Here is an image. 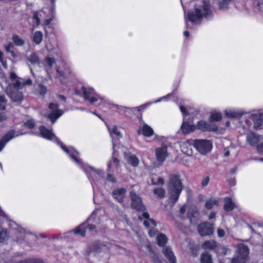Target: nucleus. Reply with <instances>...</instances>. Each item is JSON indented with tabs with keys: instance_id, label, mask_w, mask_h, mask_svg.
<instances>
[{
	"instance_id": "09e8293b",
	"label": "nucleus",
	"mask_w": 263,
	"mask_h": 263,
	"mask_svg": "<svg viewBox=\"0 0 263 263\" xmlns=\"http://www.w3.org/2000/svg\"><path fill=\"white\" fill-rule=\"evenodd\" d=\"M45 62L49 67H51L54 64L55 61L53 58L47 57L45 59Z\"/></svg>"
},
{
	"instance_id": "79ce46f5",
	"label": "nucleus",
	"mask_w": 263,
	"mask_h": 263,
	"mask_svg": "<svg viewBox=\"0 0 263 263\" xmlns=\"http://www.w3.org/2000/svg\"><path fill=\"white\" fill-rule=\"evenodd\" d=\"M57 78L62 81V79L65 78L67 74L70 73V70L69 69H65V71H63L59 68H57ZM62 83V82H61Z\"/></svg>"
},
{
	"instance_id": "c03bdc74",
	"label": "nucleus",
	"mask_w": 263,
	"mask_h": 263,
	"mask_svg": "<svg viewBox=\"0 0 263 263\" xmlns=\"http://www.w3.org/2000/svg\"><path fill=\"white\" fill-rule=\"evenodd\" d=\"M153 193L155 195H157L158 198H163L165 195V191L162 187L155 189L153 190Z\"/></svg>"
},
{
	"instance_id": "864d4df0",
	"label": "nucleus",
	"mask_w": 263,
	"mask_h": 263,
	"mask_svg": "<svg viewBox=\"0 0 263 263\" xmlns=\"http://www.w3.org/2000/svg\"><path fill=\"white\" fill-rule=\"evenodd\" d=\"M217 234H218V236L219 237V238H222L225 235V232L222 229H218L217 230Z\"/></svg>"
},
{
	"instance_id": "5701e85b",
	"label": "nucleus",
	"mask_w": 263,
	"mask_h": 263,
	"mask_svg": "<svg viewBox=\"0 0 263 263\" xmlns=\"http://www.w3.org/2000/svg\"><path fill=\"white\" fill-rule=\"evenodd\" d=\"M138 134L139 135L142 134L145 137H150L154 134V132L151 126L143 123L139 127Z\"/></svg>"
},
{
	"instance_id": "3c124183",
	"label": "nucleus",
	"mask_w": 263,
	"mask_h": 263,
	"mask_svg": "<svg viewBox=\"0 0 263 263\" xmlns=\"http://www.w3.org/2000/svg\"><path fill=\"white\" fill-rule=\"evenodd\" d=\"M164 183V181L163 178L161 177H159L157 179V181H155L154 179H152V184H163Z\"/></svg>"
},
{
	"instance_id": "c9c22d12",
	"label": "nucleus",
	"mask_w": 263,
	"mask_h": 263,
	"mask_svg": "<svg viewBox=\"0 0 263 263\" xmlns=\"http://www.w3.org/2000/svg\"><path fill=\"white\" fill-rule=\"evenodd\" d=\"M230 251V250L225 247L222 246L218 243L217 247L215 250V253H216L218 256H224L227 254L228 252Z\"/></svg>"
},
{
	"instance_id": "f257e3e1",
	"label": "nucleus",
	"mask_w": 263,
	"mask_h": 263,
	"mask_svg": "<svg viewBox=\"0 0 263 263\" xmlns=\"http://www.w3.org/2000/svg\"><path fill=\"white\" fill-rule=\"evenodd\" d=\"M32 81L30 79L23 80L13 72L10 73L9 79L6 80L2 87L11 99L16 102L21 103L23 99L22 93L18 90L26 85H30Z\"/></svg>"
},
{
	"instance_id": "72a5a7b5",
	"label": "nucleus",
	"mask_w": 263,
	"mask_h": 263,
	"mask_svg": "<svg viewBox=\"0 0 263 263\" xmlns=\"http://www.w3.org/2000/svg\"><path fill=\"white\" fill-rule=\"evenodd\" d=\"M125 159L128 164L133 167H136L139 164V159L135 155H127L125 156Z\"/></svg>"
},
{
	"instance_id": "49530a36",
	"label": "nucleus",
	"mask_w": 263,
	"mask_h": 263,
	"mask_svg": "<svg viewBox=\"0 0 263 263\" xmlns=\"http://www.w3.org/2000/svg\"><path fill=\"white\" fill-rule=\"evenodd\" d=\"M210 180V178L209 176L204 177L201 180V186L202 187H204L206 186L209 183Z\"/></svg>"
},
{
	"instance_id": "052dcab7",
	"label": "nucleus",
	"mask_w": 263,
	"mask_h": 263,
	"mask_svg": "<svg viewBox=\"0 0 263 263\" xmlns=\"http://www.w3.org/2000/svg\"><path fill=\"white\" fill-rule=\"evenodd\" d=\"M216 217V214L215 212H211L210 214V215H209V219L210 220H212L213 219H214Z\"/></svg>"
},
{
	"instance_id": "de8ad7c7",
	"label": "nucleus",
	"mask_w": 263,
	"mask_h": 263,
	"mask_svg": "<svg viewBox=\"0 0 263 263\" xmlns=\"http://www.w3.org/2000/svg\"><path fill=\"white\" fill-rule=\"evenodd\" d=\"M38 87H39V92L41 95H44L47 92V89L46 86H45L42 84H40V85H39Z\"/></svg>"
},
{
	"instance_id": "4d7b16f0",
	"label": "nucleus",
	"mask_w": 263,
	"mask_h": 263,
	"mask_svg": "<svg viewBox=\"0 0 263 263\" xmlns=\"http://www.w3.org/2000/svg\"><path fill=\"white\" fill-rule=\"evenodd\" d=\"M107 180L112 182H116L115 178L111 175L108 174L107 176Z\"/></svg>"
},
{
	"instance_id": "4468645a",
	"label": "nucleus",
	"mask_w": 263,
	"mask_h": 263,
	"mask_svg": "<svg viewBox=\"0 0 263 263\" xmlns=\"http://www.w3.org/2000/svg\"><path fill=\"white\" fill-rule=\"evenodd\" d=\"M214 232V226L212 223L205 222L198 224V233L202 236H210Z\"/></svg>"
},
{
	"instance_id": "1a4fd4ad",
	"label": "nucleus",
	"mask_w": 263,
	"mask_h": 263,
	"mask_svg": "<svg viewBox=\"0 0 263 263\" xmlns=\"http://www.w3.org/2000/svg\"><path fill=\"white\" fill-rule=\"evenodd\" d=\"M48 112L44 114V115L50 119L52 123H54L56 120L63 114V110L59 109V106L56 103H49L48 105Z\"/></svg>"
},
{
	"instance_id": "393cba45",
	"label": "nucleus",
	"mask_w": 263,
	"mask_h": 263,
	"mask_svg": "<svg viewBox=\"0 0 263 263\" xmlns=\"http://www.w3.org/2000/svg\"><path fill=\"white\" fill-rule=\"evenodd\" d=\"M126 190L124 188H120L115 190L112 192L114 198L119 202H122L125 197Z\"/></svg>"
},
{
	"instance_id": "a878e982",
	"label": "nucleus",
	"mask_w": 263,
	"mask_h": 263,
	"mask_svg": "<svg viewBox=\"0 0 263 263\" xmlns=\"http://www.w3.org/2000/svg\"><path fill=\"white\" fill-rule=\"evenodd\" d=\"M85 171L86 173H89L90 177L93 180H95L94 177L97 178V175L99 177H102L104 174L103 170L95 169L91 166H87Z\"/></svg>"
},
{
	"instance_id": "f8f14e48",
	"label": "nucleus",
	"mask_w": 263,
	"mask_h": 263,
	"mask_svg": "<svg viewBox=\"0 0 263 263\" xmlns=\"http://www.w3.org/2000/svg\"><path fill=\"white\" fill-rule=\"evenodd\" d=\"M213 148L212 142L209 140L198 139V153L205 155L210 153Z\"/></svg>"
},
{
	"instance_id": "a19ab883",
	"label": "nucleus",
	"mask_w": 263,
	"mask_h": 263,
	"mask_svg": "<svg viewBox=\"0 0 263 263\" xmlns=\"http://www.w3.org/2000/svg\"><path fill=\"white\" fill-rule=\"evenodd\" d=\"M158 245L160 246H164L167 242V239L166 236L163 234H159L157 236Z\"/></svg>"
},
{
	"instance_id": "58836bf2",
	"label": "nucleus",
	"mask_w": 263,
	"mask_h": 263,
	"mask_svg": "<svg viewBox=\"0 0 263 263\" xmlns=\"http://www.w3.org/2000/svg\"><path fill=\"white\" fill-rule=\"evenodd\" d=\"M147 248L148 249L149 252V256L152 259V260L154 263H160V260L157 254H156L152 250L151 246L150 244H147L146 246Z\"/></svg>"
},
{
	"instance_id": "69168bd1",
	"label": "nucleus",
	"mask_w": 263,
	"mask_h": 263,
	"mask_svg": "<svg viewBox=\"0 0 263 263\" xmlns=\"http://www.w3.org/2000/svg\"><path fill=\"white\" fill-rule=\"evenodd\" d=\"M46 47L49 51H51L53 49L52 46L51 45H50V44H47Z\"/></svg>"
},
{
	"instance_id": "13d9d810",
	"label": "nucleus",
	"mask_w": 263,
	"mask_h": 263,
	"mask_svg": "<svg viewBox=\"0 0 263 263\" xmlns=\"http://www.w3.org/2000/svg\"><path fill=\"white\" fill-rule=\"evenodd\" d=\"M151 104H152V103L142 105L140 106L136 107L135 109H137L138 111H140V110H141V109H144L147 106Z\"/></svg>"
},
{
	"instance_id": "680f3d73",
	"label": "nucleus",
	"mask_w": 263,
	"mask_h": 263,
	"mask_svg": "<svg viewBox=\"0 0 263 263\" xmlns=\"http://www.w3.org/2000/svg\"><path fill=\"white\" fill-rule=\"evenodd\" d=\"M98 212V210L93 211V212L92 213L91 216L88 219V221H90L91 220V219L94 218V216L95 215H97V212Z\"/></svg>"
},
{
	"instance_id": "b1692460",
	"label": "nucleus",
	"mask_w": 263,
	"mask_h": 263,
	"mask_svg": "<svg viewBox=\"0 0 263 263\" xmlns=\"http://www.w3.org/2000/svg\"><path fill=\"white\" fill-rule=\"evenodd\" d=\"M260 136L254 132H250L246 135L247 142L251 146H255L260 141Z\"/></svg>"
},
{
	"instance_id": "473e14b6",
	"label": "nucleus",
	"mask_w": 263,
	"mask_h": 263,
	"mask_svg": "<svg viewBox=\"0 0 263 263\" xmlns=\"http://www.w3.org/2000/svg\"><path fill=\"white\" fill-rule=\"evenodd\" d=\"M42 17V14L40 12L35 11L33 13L32 18L34 21V23L32 25V27L31 28V30L33 31L35 27L39 26L41 24V17Z\"/></svg>"
},
{
	"instance_id": "774afa93",
	"label": "nucleus",
	"mask_w": 263,
	"mask_h": 263,
	"mask_svg": "<svg viewBox=\"0 0 263 263\" xmlns=\"http://www.w3.org/2000/svg\"><path fill=\"white\" fill-rule=\"evenodd\" d=\"M0 62L2 63L3 66L4 68L7 69V64L6 61H5L4 60H2V61H0Z\"/></svg>"
},
{
	"instance_id": "8fccbe9b",
	"label": "nucleus",
	"mask_w": 263,
	"mask_h": 263,
	"mask_svg": "<svg viewBox=\"0 0 263 263\" xmlns=\"http://www.w3.org/2000/svg\"><path fill=\"white\" fill-rule=\"evenodd\" d=\"M6 102V99L3 95H0V103H5ZM4 104H0V110H4Z\"/></svg>"
},
{
	"instance_id": "9d476101",
	"label": "nucleus",
	"mask_w": 263,
	"mask_h": 263,
	"mask_svg": "<svg viewBox=\"0 0 263 263\" xmlns=\"http://www.w3.org/2000/svg\"><path fill=\"white\" fill-rule=\"evenodd\" d=\"M83 94L85 100H88L90 103L93 104L103 98L97 94L95 90L92 88L82 87Z\"/></svg>"
},
{
	"instance_id": "a211bd4d",
	"label": "nucleus",
	"mask_w": 263,
	"mask_h": 263,
	"mask_svg": "<svg viewBox=\"0 0 263 263\" xmlns=\"http://www.w3.org/2000/svg\"><path fill=\"white\" fill-rule=\"evenodd\" d=\"M245 114L241 109H227L224 110V115L228 118L239 119Z\"/></svg>"
},
{
	"instance_id": "6ab92c4d",
	"label": "nucleus",
	"mask_w": 263,
	"mask_h": 263,
	"mask_svg": "<svg viewBox=\"0 0 263 263\" xmlns=\"http://www.w3.org/2000/svg\"><path fill=\"white\" fill-rule=\"evenodd\" d=\"M23 134L18 132H15L14 130H10L5 135L1 141H0V152L4 147L5 144L9 141L12 138L22 135Z\"/></svg>"
},
{
	"instance_id": "e2e57ef3",
	"label": "nucleus",
	"mask_w": 263,
	"mask_h": 263,
	"mask_svg": "<svg viewBox=\"0 0 263 263\" xmlns=\"http://www.w3.org/2000/svg\"><path fill=\"white\" fill-rule=\"evenodd\" d=\"M7 119V116L4 114H0V122L3 121Z\"/></svg>"
},
{
	"instance_id": "4be33fe9",
	"label": "nucleus",
	"mask_w": 263,
	"mask_h": 263,
	"mask_svg": "<svg viewBox=\"0 0 263 263\" xmlns=\"http://www.w3.org/2000/svg\"><path fill=\"white\" fill-rule=\"evenodd\" d=\"M155 155L158 161L163 162L167 156V150L166 146L158 147L155 149Z\"/></svg>"
},
{
	"instance_id": "aec40b11",
	"label": "nucleus",
	"mask_w": 263,
	"mask_h": 263,
	"mask_svg": "<svg viewBox=\"0 0 263 263\" xmlns=\"http://www.w3.org/2000/svg\"><path fill=\"white\" fill-rule=\"evenodd\" d=\"M251 117L254 122V128L255 129H261L263 124V114L256 112L252 114Z\"/></svg>"
},
{
	"instance_id": "f03ea898",
	"label": "nucleus",
	"mask_w": 263,
	"mask_h": 263,
	"mask_svg": "<svg viewBox=\"0 0 263 263\" xmlns=\"http://www.w3.org/2000/svg\"><path fill=\"white\" fill-rule=\"evenodd\" d=\"M40 131L41 135L42 137L49 140L55 141L58 144L61 145L62 149L77 163V164H81V160L78 158L79 153L75 149L72 147H67L63 145L57 137L53 134L50 130L47 129L45 127L41 126L40 127Z\"/></svg>"
},
{
	"instance_id": "9b49d317",
	"label": "nucleus",
	"mask_w": 263,
	"mask_h": 263,
	"mask_svg": "<svg viewBox=\"0 0 263 263\" xmlns=\"http://www.w3.org/2000/svg\"><path fill=\"white\" fill-rule=\"evenodd\" d=\"M131 206L138 211L144 212L145 206L142 202L141 198L134 191L130 192Z\"/></svg>"
},
{
	"instance_id": "7c9ffc66",
	"label": "nucleus",
	"mask_w": 263,
	"mask_h": 263,
	"mask_svg": "<svg viewBox=\"0 0 263 263\" xmlns=\"http://www.w3.org/2000/svg\"><path fill=\"white\" fill-rule=\"evenodd\" d=\"M224 204L223 206L224 210L227 212L232 211L235 207V204L233 202L230 197H226L224 199Z\"/></svg>"
},
{
	"instance_id": "338daca9",
	"label": "nucleus",
	"mask_w": 263,
	"mask_h": 263,
	"mask_svg": "<svg viewBox=\"0 0 263 263\" xmlns=\"http://www.w3.org/2000/svg\"><path fill=\"white\" fill-rule=\"evenodd\" d=\"M229 182L231 186H234L235 185V180L234 179L229 180Z\"/></svg>"
},
{
	"instance_id": "2eb2a0df",
	"label": "nucleus",
	"mask_w": 263,
	"mask_h": 263,
	"mask_svg": "<svg viewBox=\"0 0 263 263\" xmlns=\"http://www.w3.org/2000/svg\"><path fill=\"white\" fill-rule=\"evenodd\" d=\"M192 145L195 149H197V140H195V141L188 140L180 144L181 151L188 156L192 155L193 154Z\"/></svg>"
},
{
	"instance_id": "603ef678",
	"label": "nucleus",
	"mask_w": 263,
	"mask_h": 263,
	"mask_svg": "<svg viewBox=\"0 0 263 263\" xmlns=\"http://www.w3.org/2000/svg\"><path fill=\"white\" fill-rule=\"evenodd\" d=\"M25 125L31 129L34 126V122L33 120H29L25 123Z\"/></svg>"
},
{
	"instance_id": "4c0bfd02",
	"label": "nucleus",
	"mask_w": 263,
	"mask_h": 263,
	"mask_svg": "<svg viewBox=\"0 0 263 263\" xmlns=\"http://www.w3.org/2000/svg\"><path fill=\"white\" fill-rule=\"evenodd\" d=\"M43 34L41 31H35L32 36V40L36 45H39L43 40Z\"/></svg>"
},
{
	"instance_id": "ddd939ff",
	"label": "nucleus",
	"mask_w": 263,
	"mask_h": 263,
	"mask_svg": "<svg viewBox=\"0 0 263 263\" xmlns=\"http://www.w3.org/2000/svg\"><path fill=\"white\" fill-rule=\"evenodd\" d=\"M115 146L114 144V148L112 158L107 164V171L108 172H114L117 171L119 173V168L120 167L119 160L116 157L115 153L117 151Z\"/></svg>"
},
{
	"instance_id": "cd10ccee",
	"label": "nucleus",
	"mask_w": 263,
	"mask_h": 263,
	"mask_svg": "<svg viewBox=\"0 0 263 263\" xmlns=\"http://www.w3.org/2000/svg\"><path fill=\"white\" fill-rule=\"evenodd\" d=\"M234 1V0H217L216 4L219 10L226 11L229 9L230 4Z\"/></svg>"
},
{
	"instance_id": "bf43d9fd",
	"label": "nucleus",
	"mask_w": 263,
	"mask_h": 263,
	"mask_svg": "<svg viewBox=\"0 0 263 263\" xmlns=\"http://www.w3.org/2000/svg\"><path fill=\"white\" fill-rule=\"evenodd\" d=\"M19 263H41V262H37L33 259H29L28 260L22 261Z\"/></svg>"
},
{
	"instance_id": "c756f323",
	"label": "nucleus",
	"mask_w": 263,
	"mask_h": 263,
	"mask_svg": "<svg viewBox=\"0 0 263 263\" xmlns=\"http://www.w3.org/2000/svg\"><path fill=\"white\" fill-rule=\"evenodd\" d=\"M163 253L168 259L170 263H176V257L174 255L171 249L169 247H166L163 250Z\"/></svg>"
},
{
	"instance_id": "412c9836",
	"label": "nucleus",
	"mask_w": 263,
	"mask_h": 263,
	"mask_svg": "<svg viewBox=\"0 0 263 263\" xmlns=\"http://www.w3.org/2000/svg\"><path fill=\"white\" fill-rule=\"evenodd\" d=\"M95 229V227L92 224H87L84 223L73 230L75 234H78L82 236H84L86 231H92Z\"/></svg>"
},
{
	"instance_id": "5fc2aeb1",
	"label": "nucleus",
	"mask_w": 263,
	"mask_h": 263,
	"mask_svg": "<svg viewBox=\"0 0 263 263\" xmlns=\"http://www.w3.org/2000/svg\"><path fill=\"white\" fill-rule=\"evenodd\" d=\"M257 150L260 154H263V143L257 145Z\"/></svg>"
},
{
	"instance_id": "6e6552de",
	"label": "nucleus",
	"mask_w": 263,
	"mask_h": 263,
	"mask_svg": "<svg viewBox=\"0 0 263 263\" xmlns=\"http://www.w3.org/2000/svg\"><path fill=\"white\" fill-rule=\"evenodd\" d=\"M186 211H187V216L191 223L196 224L197 222L196 215L197 214L196 206L192 205H184L181 206L179 210L181 217H185L184 214Z\"/></svg>"
},
{
	"instance_id": "dca6fc26",
	"label": "nucleus",
	"mask_w": 263,
	"mask_h": 263,
	"mask_svg": "<svg viewBox=\"0 0 263 263\" xmlns=\"http://www.w3.org/2000/svg\"><path fill=\"white\" fill-rule=\"evenodd\" d=\"M185 26L187 28H191L192 26L196 24L197 20V9H195L193 11H190L187 14V17L184 16Z\"/></svg>"
},
{
	"instance_id": "423d86ee",
	"label": "nucleus",
	"mask_w": 263,
	"mask_h": 263,
	"mask_svg": "<svg viewBox=\"0 0 263 263\" xmlns=\"http://www.w3.org/2000/svg\"><path fill=\"white\" fill-rule=\"evenodd\" d=\"M138 219L140 220H143L144 226L149 229L148 234L150 237H154L158 233L157 230L155 229L156 223L153 219L149 218V215L148 213L143 212L141 215L138 216Z\"/></svg>"
},
{
	"instance_id": "c85d7f7f",
	"label": "nucleus",
	"mask_w": 263,
	"mask_h": 263,
	"mask_svg": "<svg viewBox=\"0 0 263 263\" xmlns=\"http://www.w3.org/2000/svg\"><path fill=\"white\" fill-rule=\"evenodd\" d=\"M108 130L110 133V135L112 139V148H114V143L115 146V148H118L119 147L115 144V137L117 136L118 137H121V133L118 130L117 127L116 126H114L112 127H108Z\"/></svg>"
},
{
	"instance_id": "7ed1b4c3",
	"label": "nucleus",
	"mask_w": 263,
	"mask_h": 263,
	"mask_svg": "<svg viewBox=\"0 0 263 263\" xmlns=\"http://www.w3.org/2000/svg\"><path fill=\"white\" fill-rule=\"evenodd\" d=\"M182 190V183L178 176L175 175H171L168 183V192L170 195L171 199L174 202L177 201Z\"/></svg>"
},
{
	"instance_id": "ea45409f",
	"label": "nucleus",
	"mask_w": 263,
	"mask_h": 263,
	"mask_svg": "<svg viewBox=\"0 0 263 263\" xmlns=\"http://www.w3.org/2000/svg\"><path fill=\"white\" fill-rule=\"evenodd\" d=\"M222 115L219 112L212 111L211 113L210 120L211 122H218L221 120Z\"/></svg>"
},
{
	"instance_id": "6e6d98bb",
	"label": "nucleus",
	"mask_w": 263,
	"mask_h": 263,
	"mask_svg": "<svg viewBox=\"0 0 263 263\" xmlns=\"http://www.w3.org/2000/svg\"><path fill=\"white\" fill-rule=\"evenodd\" d=\"M171 96V94H168L167 96L162 97L161 99H158L156 100L154 103H157L158 102H160L162 101H166L168 97H170Z\"/></svg>"
},
{
	"instance_id": "0eeeda50",
	"label": "nucleus",
	"mask_w": 263,
	"mask_h": 263,
	"mask_svg": "<svg viewBox=\"0 0 263 263\" xmlns=\"http://www.w3.org/2000/svg\"><path fill=\"white\" fill-rule=\"evenodd\" d=\"M213 16L210 0H202V4L198 7V23L201 17L211 20Z\"/></svg>"
},
{
	"instance_id": "37998d69",
	"label": "nucleus",
	"mask_w": 263,
	"mask_h": 263,
	"mask_svg": "<svg viewBox=\"0 0 263 263\" xmlns=\"http://www.w3.org/2000/svg\"><path fill=\"white\" fill-rule=\"evenodd\" d=\"M12 40L16 46H21L24 44L23 39L16 34L13 35Z\"/></svg>"
},
{
	"instance_id": "bb28decb",
	"label": "nucleus",
	"mask_w": 263,
	"mask_h": 263,
	"mask_svg": "<svg viewBox=\"0 0 263 263\" xmlns=\"http://www.w3.org/2000/svg\"><path fill=\"white\" fill-rule=\"evenodd\" d=\"M217 244L218 243L214 240H206L202 245L201 247L205 251L209 250L214 252Z\"/></svg>"
},
{
	"instance_id": "0e129e2a",
	"label": "nucleus",
	"mask_w": 263,
	"mask_h": 263,
	"mask_svg": "<svg viewBox=\"0 0 263 263\" xmlns=\"http://www.w3.org/2000/svg\"><path fill=\"white\" fill-rule=\"evenodd\" d=\"M12 45L11 44H9V45L8 46H5V49L7 51V52H10L11 51V48L12 47Z\"/></svg>"
},
{
	"instance_id": "f3484780",
	"label": "nucleus",
	"mask_w": 263,
	"mask_h": 263,
	"mask_svg": "<svg viewBox=\"0 0 263 263\" xmlns=\"http://www.w3.org/2000/svg\"><path fill=\"white\" fill-rule=\"evenodd\" d=\"M198 129H200L203 132L208 131L216 132L218 131V127L216 124L212 122L200 121H198Z\"/></svg>"
},
{
	"instance_id": "2f4dec72",
	"label": "nucleus",
	"mask_w": 263,
	"mask_h": 263,
	"mask_svg": "<svg viewBox=\"0 0 263 263\" xmlns=\"http://www.w3.org/2000/svg\"><path fill=\"white\" fill-rule=\"evenodd\" d=\"M218 205V200L214 197H211L205 201L204 206L207 210H211L212 209L214 206H217Z\"/></svg>"
},
{
	"instance_id": "a18cd8bd",
	"label": "nucleus",
	"mask_w": 263,
	"mask_h": 263,
	"mask_svg": "<svg viewBox=\"0 0 263 263\" xmlns=\"http://www.w3.org/2000/svg\"><path fill=\"white\" fill-rule=\"evenodd\" d=\"M9 237L8 233L6 231L0 232V242H3L7 239Z\"/></svg>"
},
{
	"instance_id": "20e7f679",
	"label": "nucleus",
	"mask_w": 263,
	"mask_h": 263,
	"mask_svg": "<svg viewBox=\"0 0 263 263\" xmlns=\"http://www.w3.org/2000/svg\"><path fill=\"white\" fill-rule=\"evenodd\" d=\"M180 109L183 115L185 116L183 117V121L181 126L180 130L184 135L189 134L195 131L196 127L195 125L191 123L190 122L186 121L187 120L186 116L193 115L195 110L190 107H185L183 106H180Z\"/></svg>"
},
{
	"instance_id": "f704fd0d",
	"label": "nucleus",
	"mask_w": 263,
	"mask_h": 263,
	"mask_svg": "<svg viewBox=\"0 0 263 263\" xmlns=\"http://www.w3.org/2000/svg\"><path fill=\"white\" fill-rule=\"evenodd\" d=\"M27 59L32 65H39L41 63L38 55L35 52L31 53V54L28 57Z\"/></svg>"
},
{
	"instance_id": "e433bc0d",
	"label": "nucleus",
	"mask_w": 263,
	"mask_h": 263,
	"mask_svg": "<svg viewBox=\"0 0 263 263\" xmlns=\"http://www.w3.org/2000/svg\"><path fill=\"white\" fill-rule=\"evenodd\" d=\"M200 261L201 263H213L212 256L206 251L201 254Z\"/></svg>"
},
{
	"instance_id": "39448f33",
	"label": "nucleus",
	"mask_w": 263,
	"mask_h": 263,
	"mask_svg": "<svg viewBox=\"0 0 263 263\" xmlns=\"http://www.w3.org/2000/svg\"><path fill=\"white\" fill-rule=\"evenodd\" d=\"M249 254L248 247L244 244L238 246L236 255L232 259L231 263H246Z\"/></svg>"
}]
</instances>
